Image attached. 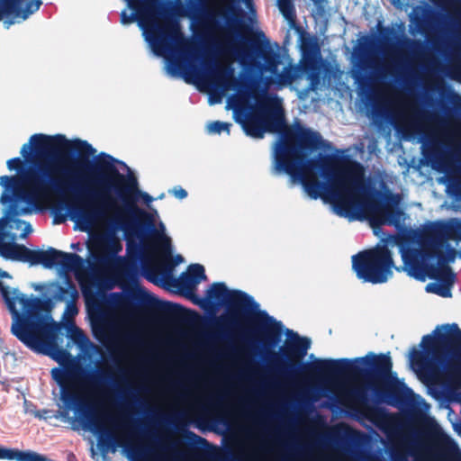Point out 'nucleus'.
Returning <instances> with one entry per match:
<instances>
[{"label":"nucleus","instance_id":"obj_32","mask_svg":"<svg viewBox=\"0 0 461 461\" xmlns=\"http://www.w3.org/2000/svg\"><path fill=\"white\" fill-rule=\"evenodd\" d=\"M185 438L191 443V444H199L200 446L202 447H205L208 445V441L196 435L194 432L193 431H190V430H185Z\"/></svg>","mask_w":461,"mask_h":461},{"label":"nucleus","instance_id":"obj_47","mask_svg":"<svg viewBox=\"0 0 461 461\" xmlns=\"http://www.w3.org/2000/svg\"><path fill=\"white\" fill-rule=\"evenodd\" d=\"M35 289L36 290H40V289H41V285H37V286H35Z\"/></svg>","mask_w":461,"mask_h":461},{"label":"nucleus","instance_id":"obj_33","mask_svg":"<svg viewBox=\"0 0 461 461\" xmlns=\"http://www.w3.org/2000/svg\"><path fill=\"white\" fill-rule=\"evenodd\" d=\"M352 77L360 87L368 86V77L361 70L353 71Z\"/></svg>","mask_w":461,"mask_h":461},{"label":"nucleus","instance_id":"obj_15","mask_svg":"<svg viewBox=\"0 0 461 461\" xmlns=\"http://www.w3.org/2000/svg\"><path fill=\"white\" fill-rule=\"evenodd\" d=\"M355 410L365 419L381 429H386L394 422V417L384 408L370 402V400L363 389H357L353 393Z\"/></svg>","mask_w":461,"mask_h":461},{"label":"nucleus","instance_id":"obj_21","mask_svg":"<svg viewBox=\"0 0 461 461\" xmlns=\"http://www.w3.org/2000/svg\"><path fill=\"white\" fill-rule=\"evenodd\" d=\"M205 279L206 276L203 266L193 264L188 267L187 273H182L180 276L175 280V285L179 290L185 291L191 295L194 294L196 285Z\"/></svg>","mask_w":461,"mask_h":461},{"label":"nucleus","instance_id":"obj_31","mask_svg":"<svg viewBox=\"0 0 461 461\" xmlns=\"http://www.w3.org/2000/svg\"><path fill=\"white\" fill-rule=\"evenodd\" d=\"M183 260H184V258L181 255H176V258H175V263L173 265H171L168 269H167L166 271H162L158 267H150L149 268V274L150 275H154V276L161 275V276H166V275L171 271V268L174 266L183 262Z\"/></svg>","mask_w":461,"mask_h":461},{"label":"nucleus","instance_id":"obj_5","mask_svg":"<svg viewBox=\"0 0 461 461\" xmlns=\"http://www.w3.org/2000/svg\"><path fill=\"white\" fill-rule=\"evenodd\" d=\"M0 294L13 315L12 333L34 352L55 360L67 355L58 345L61 325L50 316L53 304L50 298H27L17 289L13 291L0 282Z\"/></svg>","mask_w":461,"mask_h":461},{"label":"nucleus","instance_id":"obj_14","mask_svg":"<svg viewBox=\"0 0 461 461\" xmlns=\"http://www.w3.org/2000/svg\"><path fill=\"white\" fill-rule=\"evenodd\" d=\"M240 15V9L227 5L215 11L207 12L203 20V26L210 33H238L242 28Z\"/></svg>","mask_w":461,"mask_h":461},{"label":"nucleus","instance_id":"obj_2","mask_svg":"<svg viewBox=\"0 0 461 461\" xmlns=\"http://www.w3.org/2000/svg\"><path fill=\"white\" fill-rule=\"evenodd\" d=\"M95 152V149L86 140H69L62 134H33L29 143L23 144L21 149V155L25 160L29 159L32 153L37 158H59L60 162L65 161L66 157L72 153H77V158L66 167L49 161L35 163L18 176H2L0 185L5 191L12 192L16 201L34 208H39L54 194L68 192L80 194L77 203H66L71 219L77 220L69 211V205L78 206L84 201L99 200L100 192L94 193L84 188V184L87 182L102 186L104 167L97 165L106 163V158L99 155L93 162L90 156Z\"/></svg>","mask_w":461,"mask_h":461},{"label":"nucleus","instance_id":"obj_48","mask_svg":"<svg viewBox=\"0 0 461 461\" xmlns=\"http://www.w3.org/2000/svg\"><path fill=\"white\" fill-rule=\"evenodd\" d=\"M282 461H288V459H287L286 457H285V456H284V457L282 458Z\"/></svg>","mask_w":461,"mask_h":461},{"label":"nucleus","instance_id":"obj_27","mask_svg":"<svg viewBox=\"0 0 461 461\" xmlns=\"http://www.w3.org/2000/svg\"><path fill=\"white\" fill-rule=\"evenodd\" d=\"M84 259L76 253L61 251L59 267L65 272L77 271L82 267Z\"/></svg>","mask_w":461,"mask_h":461},{"label":"nucleus","instance_id":"obj_1","mask_svg":"<svg viewBox=\"0 0 461 461\" xmlns=\"http://www.w3.org/2000/svg\"><path fill=\"white\" fill-rule=\"evenodd\" d=\"M248 136L262 139L265 132H281L276 144L275 167L298 179L312 199L329 202L340 217L350 220L368 218L373 226L396 225L402 213L397 205L398 194L389 193L385 203L374 197L365 167L357 160L339 161L334 155H308L326 146L318 131L298 124L285 125L284 110L276 97L259 104L257 113H248L239 120Z\"/></svg>","mask_w":461,"mask_h":461},{"label":"nucleus","instance_id":"obj_16","mask_svg":"<svg viewBox=\"0 0 461 461\" xmlns=\"http://www.w3.org/2000/svg\"><path fill=\"white\" fill-rule=\"evenodd\" d=\"M41 5V0H0V21L7 18L5 23L8 25L25 21Z\"/></svg>","mask_w":461,"mask_h":461},{"label":"nucleus","instance_id":"obj_50","mask_svg":"<svg viewBox=\"0 0 461 461\" xmlns=\"http://www.w3.org/2000/svg\"><path fill=\"white\" fill-rule=\"evenodd\" d=\"M11 239L14 240L15 239V236L14 235H12L11 236Z\"/></svg>","mask_w":461,"mask_h":461},{"label":"nucleus","instance_id":"obj_23","mask_svg":"<svg viewBox=\"0 0 461 461\" xmlns=\"http://www.w3.org/2000/svg\"><path fill=\"white\" fill-rule=\"evenodd\" d=\"M64 284L65 286L60 285L57 282L50 284V287L53 288V298L59 302L67 301L69 303H75L78 298V292L75 283L69 276H66Z\"/></svg>","mask_w":461,"mask_h":461},{"label":"nucleus","instance_id":"obj_24","mask_svg":"<svg viewBox=\"0 0 461 461\" xmlns=\"http://www.w3.org/2000/svg\"><path fill=\"white\" fill-rule=\"evenodd\" d=\"M61 250L49 248L47 250L30 251L29 263L33 265L41 264L45 268L58 267Z\"/></svg>","mask_w":461,"mask_h":461},{"label":"nucleus","instance_id":"obj_10","mask_svg":"<svg viewBox=\"0 0 461 461\" xmlns=\"http://www.w3.org/2000/svg\"><path fill=\"white\" fill-rule=\"evenodd\" d=\"M352 268L357 277L365 283H385L393 276V254L386 245H377L354 255Z\"/></svg>","mask_w":461,"mask_h":461},{"label":"nucleus","instance_id":"obj_44","mask_svg":"<svg viewBox=\"0 0 461 461\" xmlns=\"http://www.w3.org/2000/svg\"><path fill=\"white\" fill-rule=\"evenodd\" d=\"M9 276V275H8V273H7V272H5V271H3V272H2V271L0 270V277H6V276Z\"/></svg>","mask_w":461,"mask_h":461},{"label":"nucleus","instance_id":"obj_34","mask_svg":"<svg viewBox=\"0 0 461 461\" xmlns=\"http://www.w3.org/2000/svg\"><path fill=\"white\" fill-rule=\"evenodd\" d=\"M9 170H20L23 167V160L20 158H14L7 161Z\"/></svg>","mask_w":461,"mask_h":461},{"label":"nucleus","instance_id":"obj_25","mask_svg":"<svg viewBox=\"0 0 461 461\" xmlns=\"http://www.w3.org/2000/svg\"><path fill=\"white\" fill-rule=\"evenodd\" d=\"M43 455L32 450H19L0 446V459L15 461H42Z\"/></svg>","mask_w":461,"mask_h":461},{"label":"nucleus","instance_id":"obj_19","mask_svg":"<svg viewBox=\"0 0 461 461\" xmlns=\"http://www.w3.org/2000/svg\"><path fill=\"white\" fill-rule=\"evenodd\" d=\"M210 80L214 90L220 94L238 88L240 86L234 68L230 65L216 66L211 72Z\"/></svg>","mask_w":461,"mask_h":461},{"label":"nucleus","instance_id":"obj_49","mask_svg":"<svg viewBox=\"0 0 461 461\" xmlns=\"http://www.w3.org/2000/svg\"><path fill=\"white\" fill-rule=\"evenodd\" d=\"M67 414H68V411H65L62 413V415H63V416H65V415H67Z\"/></svg>","mask_w":461,"mask_h":461},{"label":"nucleus","instance_id":"obj_3","mask_svg":"<svg viewBox=\"0 0 461 461\" xmlns=\"http://www.w3.org/2000/svg\"><path fill=\"white\" fill-rule=\"evenodd\" d=\"M100 157H104L106 163L97 165L104 167L99 200H87L78 206L68 207L77 218L80 229L86 230L104 221L108 212H114L113 224L116 229L141 240L149 237L155 248L169 257L171 240L163 233V224L162 231H158L152 214L137 205L140 199L149 204L153 201L152 196L139 188L134 175L122 174L113 164L114 158L111 155L100 153Z\"/></svg>","mask_w":461,"mask_h":461},{"label":"nucleus","instance_id":"obj_29","mask_svg":"<svg viewBox=\"0 0 461 461\" xmlns=\"http://www.w3.org/2000/svg\"><path fill=\"white\" fill-rule=\"evenodd\" d=\"M69 338L75 344H77L80 348L85 347L89 342V339L87 336L85 334V332L77 326H73L70 329Z\"/></svg>","mask_w":461,"mask_h":461},{"label":"nucleus","instance_id":"obj_12","mask_svg":"<svg viewBox=\"0 0 461 461\" xmlns=\"http://www.w3.org/2000/svg\"><path fill=\"white\" fill-rule=\"evenodd\" d=\"M191 301L204 310L215 309L225 305L244 311L258 309V304L254 299L240 290H229L224 283H213L206 291V296L201 298L194 294L188 296Z\"/></svg>","mask_w":461,"mask_h":461},{"label":"nucleus","instance_id":"obj_4","mask_svg":"<svg viewBox=\"0 0 461 461\" xmlns=\"http://www.w3.org/2000/svg\"><path fill=\"white\" fill-rule=\"evenodd\" d=\"M294 339L280 348V354L270 352L271 363L276 371L286 377H292L301 372L313 376L339 377L352 375L361 377L370 388L376 402L386 403L393 407L405 406L409 402L412 391L403 382L393 375V362L389 354L369 353L366 357L354 359H316L312 363L301 364L310 347L307 338L297 333Z\"/></svg>","mask_w":461,"mask_h":461},{"label":"nucleus","instance_id":"obj_7","mask_svg":"<svg viewBox=\"0 0 461 461\" xmlns=\"http://www.w3.org/2000/svg\"><path fill=\"white\" fill-rule=\"evenodd\" d=\"M442 328L444 332L422 338L423 351L412 348L410 354L412 368L428 381H453L461 376V329L456 323Z\"/></svg>","mask_w":461,"mask_h":461},{"label":"nucleus","instance_id":"obj_35","mask_svg":"<svg viewBox=\"0 0 461 461\" xmlns=\"http://www.w3.org/2000/svg\"><path fill=\"white\" fill-rule=\"evenodd\" d=\"M170 193L179 200L185 199L187 196V192L181 186H175Z\"/></svg>","mask_w":461,"mask_h":461},{"label":"nucleus","instance_id":"obj_30","mask_svg":"<svg viewBox=\"0 0 461 461\" xmlns=\"http://www.w3.org/2000/svg\"><path fill=\"white\" fill-rule=\"evenodd\" d=\"M231 123L214 121L208 124L207 131L211 134H221L222 131L230 133Z\"/></svg>","mask_w":461,"mask_h":461},{"label":"nucleus","instance_id":"obj_22","mask_svg":"<svg viewBox=\"0 0 461 461\" xmlns=\"http://www.w3.org/2000/svg\"><path fill=\"white\" fill-rule=\"evenodd\" d=\"M134 297L139 299L144 305L160 316L175 317L184 310V308L177 303L158 300L154 297H151L145 292H143L142 296L134 294Z\"/></svg>","mask_w":461,"mask_h":461},{"label":"nucleus","instance_id":"obj_39","mask_svg":"<svg viewBox=\"0 0 461 461\" xmlns=\"http://www.w3.org/2000/svg\"><path fill=\"white\" fill-rule=\"evenodd\" d=\"M11 211H12V213L14 215H19V214H26V213H29L31 212V210L28 209V208H23L21 210H18L15 206H13L11 208Z\"/></svg>","mask_w":461,"mask_h":461},{"label":"nucleus","instance_id":"obj_26","mask_svg":"<svg viewBox=\"0 0 461 461\" xmlns=\"http://www.w3.org/2000/svg\"><path fill=\"white\" fill-rule=\"evenodd\" d=\"M423 155L436 170L445 172L448 169L449 160L447 155L439 151L436 147L433 146L426 149Z\"/></svg>","mask_w":461,"mask_h":461},{"label":"nucleus","instance_id":"obj_9","mask_svg":"<svg viewBox=\"0 0 461 461\" xmlns=\"http://www.w3.org/2000/svg\"><path fill=\"white\" fill-rule=\"evenodd\" d=\"M236 53L242 65L269 72L271 75L268 78L269 84L273 83L283 87L292 85L299 77L298 67L291 64L285 66L281 72L278 71L281 63L280 56L270 47L262 32L258 33L257 39H249L248 46L237 49Z\"/></svg>","mask_w":461,"mask_h":461},{"label":"nucleus","instance_id":"obj_17","mask_svg":"<svg viewBox=\"0 0 461 461\" xmlns=\"http://www.w3.org/2000/svg\"><path fill=\"white\" fill-rule=\"evenodd\" d=\"M429 229L427 235L434 238L439 248L450 256V260L454 258L455 250L449 247L447 240L456 239L461 240V220L455 223L448 224L443 221H434L428 225Z\"/></svg>","mask_w":461,"mask_h":461},{"label":"nucleus","instance_id":"obj_20","mask_svg":"<svg viewBox=\"0 0 461 461\" xmlns=\"http://www.w3.org/2000/svg\"><path fill=\"white\" fill-rule=\"evenodd\" d=\"M299 72L304 74L310 82V89L315 90L321 83V60L317 53L304 52L297 66Z\"/></svg>","mask_w":461,"mask_h":461},{"label":"nucleus","instance_id":"obj_41","mask_svg":"<svg viewBox=\"0 0 461 461\" xmlns=\"http://www.w3.org/2000/svg\"><path fill=\"white\" fill-rule=\"evenodd\" d=\"M19 222L26 224L25 229H24V233L22 235V237H25L27 235V233L32 231V227H31L30 223H26L23 221H19Z\"/></svg>","mask_w":461,"mask_h":461},{"label":"nucleus","instance_id":"obj_42","mask_svg":"<svg viewBox=\"0 0 461 461\" xmlns=\"http://www.w3.org/2000/svg\"><path fill=\"white\" fill-rule=\"evenodd\" d=\"M0 201L3 203H5L7 202H11L12 201V196L9 195V194H3L1 198H0Z\"/></svg>","mask_w":461,"mask_h":461},{"label":"nucleus","instance_id":"obj_43","mask_svg":"<svg viewBox=\"0 0 461 461\" xmlns=\"http://www.w3.org/2000/svg\"><path fill=\"white\" fill-rule=\"evenodd\" d=\"M173 387L176 388V389H181L183 386L180 383L178 382H176L173 384Z\"/></svg>","mask_w":461,"mask_h":461},{"label":"nucleus","instance_id":"obj_11","mask_svg":"<svg viewBox=\"0 0 461 461\" xmlns=\"http://www.w3.org/2000/svg\"><path fill=\"white\" fill-rule=\"evenodd\" d=\"M52 378L61 388V400L68 409H75L81 412L86 419L87 427L101 436L108 435L109 431L104 424V419L93 412L85 399L77 392L76 375L70 370L53 368Z\"/></svg>","mask_w":461,"mask_h":461},{"label":"nucleus","instance_id":"obj_18","mask_svg":"<svg viewBox=\"0 0 461 461\" xmlns=\"http://www.w3.org/2000/svg\"><path fill=\"white\" fill-rule=\"evenodd\" d=\"M6 224L7 219L2 217L0 219V256L6 259L29 263L30 249L15 242L4 241V239L8 236V233L4 231Z\"/></svg>","mask_w":461,"mask_h":461},{"label":"nucleus","instance_id":"obj_6","mask_svg":"<svg viewBox=\"0 0 461 461\" xmlns=\"http://www.w3.org/2000/svg\"><path fill=\"white\" fill-rule=\"evenodd\" d=\"M125 1L128 8L133 12L129 14L127 10L122 11L121 23L128 25L138 22L155 54H177L179 58L171 63V73L175 74L183 67L180 58L190 54L194 48L193 42L185 37L179 22L167 14H164L161 20L158 19L161 14L159 0Z\"/></svg>","mask_w":461,"mask_h":461},{"label":"nucleus","instance_id":"obj_37","mask_svg":"<svg viewBox=\"0 0 461 461\" xmlns=\"http://www.w3.org/2000/svg\"><path fill=\"white\" fill-rule=\"evenodd\" d=\"M415 118H426L428 120H431L434 118L433 114L429 112L417 111L414 113Z\"/></svg>","mask_w":461,"mask_h":461},{"label":"nucleus","instance_id":"obj_13","mask_svg":"<svg viewBox=\"0 0 461 461\" xmlns=\"http://www.w3.org/2000/svg\"><path fill=\"white\" fill-rule=\"evenodd\" d=\"M251 328L242 333L248 342L258 340L266 349L275 348L281 338V322L276 321L265 311H258L251 317Z\"/></svg>","mask_w":461,"mask_h":461},{"label":"nucleus","instance_id":"obj_40","mask_svg":"<svg viewBox=\"0 0 461 461\" xmlns=\"http://www.w3.org/2000/svg\"><path fill=\"white\" fill-rule=\"evenodd\" d=\"M436 293L443 297L450 296L449 288L447 286L439 287Z\"/></svg>","mask_w":461,"mask_h":461},{"label":"nucleus","instance_id":"obj_8","mask_svg":"<svg viewBox=\"0 0 461 461\" xmlns=\"http://www.w3.org/2000/svg\"><path fill=\"white\" fill-rule=\"evenodd\" d=\"M429 229L424 227L418 235L419 249H402L404 270L409 276L423 280L425 276L451 285L455 279L447 263L450 256L442 250L434 238L427 235Z\"/></svg>","mask_w":461,"mask_h":461},{"label":"nucleus","instance_id":"obj_38","mask_svg":"<svg viewBox=\"0 0 461 461\" xmlns=\"http://www.w3.org/2000/svg\"><path fill=\"white\" fill-rule=\"evenodd\" d=\"M449 99L454 104L461 103V96L453 90L449 92Z\"/></svg>","mask_w":461,"mask_h":461},{"label":"nucleus","instance_id":"obj_28","mask_svg":"<svg viewBox=\"0 0 461 461\" xmlns=\"http://www.w3.org/2000/svg\"><path fill=\"white\" fill-rule=\"evenodd\" d=\"M277 6L283 16L289 23H295L296 14L293 0H277Z\"/></svg>","mask_w":461,"mask_h":461},{"label":"nucleus","instance_id":"obj_36","mask_svg":"<svg viewBox=\"0 0 461 461\" xmlns=\"http://www.w3.org/2000/svg\"><path fill=\"white\" fill-rule=\"evenodd\" d=\"M108 375L106 373H99L98 375H91L88 380L89 382L94 384V385H97L100 384V382L103 380V379H106L108 378Z\"/></svg>","mask_w":461,"mask_h":461},{"label":"nucleus","instance_id":"obj_46","mask_svg":"<svg viewBox=\"0 0 461 461\" xmlns=\"http://www.w3.org/2000/svg\"><path fill=\"white\" fill-rule=\"evenodd\" d=\"M381 31H384V32H389V29H388V28L381 27Z\"/></svg>","mask_w":461,"mask_h":461},{"label":"nucleus","instance_id":"obj_45","mask_svg":"<svg viewBox=\"0 0 461 461\" xmlns=\"http://www.w3.org/2000/svg\"><path fill=\"white\" fill-rule=\"evenodd\" d=\"M173 454H174V456H175L176 458H179V457H181V456H182V454H181V453H179V452H176V451H174V453H173Z\"/></svg>","mask_w":461,"mask_h":461}]
</instances>
